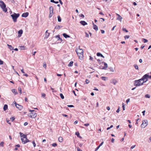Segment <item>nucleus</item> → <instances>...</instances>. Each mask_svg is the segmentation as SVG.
Masks as SVG:
<instances>
[{"label": "nucleus", "mask_w": 151, "mask_h": 151, "mask_svg": "<svg viewBox=\"0 0 151 151\" xmlns=\"http://www.w3.org/2000/svg\"><path fill=\"white\" fill-rule=\"evenodd\" d=\"M9 47V48L11 50H13V47L11 45H7Z\"/></svg>", "instance_id": "nucleus-27"}, {"label": "nucleus", "mask_w": 151, "mask_h": 151, "mask_svg": "<svg viewBox=\"0 0 151 151\" xmlns=\"http://www.w3.org/2000/svg\"><path fill=\"white\" fill-rule=\"evenodd\" d=\"M77 151H82L79 148H78L77 149Z\"/></svg>", "instance_id": "nucleus-64"}, {"label": "nucleus", "mask_w": 151, "mask_h": 151, "mask_svg": "<svg viewBox=\"0 0 151 151\" xmlns=\"http://www.w3.org/2000/svg\"><path fill=\"white\" fill-rule=\"evenodd\" d=\"M28 124V123L27 122H25L24 123V126H26Z\"/></svg>", "instance_id": "nucleus-61"}, {"label": "nucleus", "mask_w": 151, "mask_h": 151, "mask_svg": "<svg viewBox=\"0 0 151 151\" xmlns=\"http://www.w3.org/2000/svg\"><path fill=\"white\" fill-rule=\"evenodd\" d=\"M116 15L118 16V17L117 18V19L118 20L120 21H121L122 19V17L118 14H117Z\"/></svg>", "instance_id": "nucleus-17"}, {"label": "nucleus", "mask_w": 151, "mask_h": 151, "mask_svg": "<svg viewBox=\"0 0 151 151\" xmlns=\"http://www.w3.org/2000/svg\"><path fill=\"white\" fill-rule=\"evenodd\" d=\"M89 125V123H86L84 124V126H86V127H88Z\"/></svg>", "instance_id": "nucleus-48"}, {"label": "nucleus", "mask_w": 151, "mask_h": 151, "mask_svg": "<svg viewBox=\"0 0 151 151\" xmlns=\"http://www.w3.org/2000/svg\"><path fill=\"white\" fill-rule=\"evenodd\" d=\"M102 63H104V66L103 68L102 69L106 70L108 67V65H107V64L105 62H102Z\"/></svg>", "instance_id": "nucleus-12"}, {"label": "nucleus", "mask_w": 151, "mask_h": 151, "mask_svg": "<svg viewBox=\"0 0 151 151\" xmlns=\"http://www.w3.org/2000/svg\"><path fill=\"white\" fill-rule=\"evenodd\" d=\"M122 107L123 108V110H125V107H124V103L122 104Z\"/></svg>", "instance_id": "nucleus-45"}, {"label": "nucleus", "mask_w": 151, "mask_h": 151, "mask_svg": "<svg viewBox=\"0 0 151 151\" xmlns=\"http://www.w3.org/2000/svg\"><path fill=\"white\" fill-rule=\"evenodd\" d=\"M50 13L53 14V8L52 6H50L49 8Z\"/></svg>", "instance_id": "nucleus-11"}, {"label": "nucleus", "mask_w": 151, "mask_h": 151, "mask_svg": "<svg viewBox=\"0 0 151 151\" xmlns=\"http://www.w3.org/2000/svg\"><path fill=\"white\" fill-rule=\"evenodd\" d=\"M134 67L136 69H137V70L138 69V66L137 65H136V64L134 65Z\"/></svg>", "instance_id": "nucleus-33"}, {"label": "nucleus", "mask_w": 151, "mask_h": 151, "mask_svg": "<svg viewBox=\"0 0 151 151\" xmlns=\"http://www.w3.org/2000/svg\"><path fill=\"white\" fill-rule=\"evenodd\" d=\"M10 119L12 121H13L14 119V117H12L10 118Z\"/></svg>", "instance_id": "nucleus-57"}, {"label": "nucleus", "mask_w": 151, "mask_h": 151, "mask_svg": "<svg viewBox=\"0 0 151 151\" xmlns=\"http://www.w3.org/2000/svg\"><path fill=\"white\" fill-rule=\"evenodd\" d=\"M57 145V144L56 143H54L52 144V146L53 147H55Z\"/></svg>", "instance_id": "nucleus-42"}, {"label": "nucleus", "mask_w": 151, "mask_h": 151, "mask_svg": "<svg viewBox=\"0 0 151 151\" xmlns=\"http://www.w3.org/2000/svg\"><path fill=\"white\" fill-rule=\"evenodd\" d=\"M50 2H51L54 3L55 4H58V1H55L54 0H51Z\"/></svg>", "instance_id": "nucleus-28"}, {"label": "nucleus", "mask_w": 151, "mask_h": 151, "mask_svg": "<svg viewBox=\"0 0 151 151\" xmlns=\"http://www.w3.org/2000/svg\"><path fill=\"white\" fill-rule=\"evenodd\" d=\"M36 53V51H35L34 52H32V55H35V54Z\"/></svg>", "instance_id": "nucleus-63"}, {"label": "nucleus", "mask_w": 151, "mask_h": 151, "mask_svg": "<svg viewBox=\"0 0 151 151\" xmlns=\"http://www.w3.org/2000/svg\"><path fill=\"white\" fill-rule=\"evenodd\" d=\"M119 109H120V108L119 107L118 109L116 111V112L117 113H119V111H120Z\"/></svg>", "instance_id": "nucleus-53"}, {"label": "nucleus", "mask_w": 151, "mask_h": 151, "mask_svg": "<svg viewBox=\"0 0 151 151\" xmlns=\"http://www.w3.org/2000/svg\"><path fill=\"white\" fill-rule=\"evenodd\" d=\"M134 82V85L136 86H140L142 85L143 84V83L140 79L135 80Z\"/></svg>", "instance_id": "nucleus-2"}, {"label": "nucleus", "mask_w": 151, "mask_h": 151, "mask_svg": "<svg viewBox=\"0 0 151 151\" xmlns=\"http://www.w3.org/2000/svg\"><path fill=\"white\" fill-rule=\"evenodd\" d=\"M75 134H76L78 137H79L80 136V134L79 132H76Z\"/></svg>", "instance_id": "nucleus-39"}, {"label": "nucleus", "mask_w": 151, "mask_h": 151, "mask_svg": "<svg viewBox=\"0 0 151 151\" xmlns=\"http://www.w3.org/2000/svg\"><path fill=\"white\" fill-rule=\"evenodd\" d=\"M76 51L79 57V59L81 60H82L83 57V50L79 48L78 49H76Z\"/></svg>", "instance_id": "nucleus-1"}, {"label": "nucleus", "mask_w": 151, "mask_h": 151, "mask_svg": "<svg viewBox=\"0 0 151 151\" xmlns=\"http://www.w3.org/2000/svg\"><path fill=\"white\" fill-rule=\"evenodd\" d=\"M63 138L62 137H60L59 138H58V140L59 141V142H62L63 141Z\"/></svg>", "instance_id": "nucleus-24"}, {"label": "nucleus", "mask_w": 151, "mask_h": 151, "mask_svg": "<svg viewBox=\"0 0 151 151\" xmlns=\"http://www.w3.org/2000/svg\"><path fill=\"white\" fill-rule=\"evenodd\" d=\"M148 76V75L147 74H146L143 76L141 79H140L141 81H142V82L143 83L146 82L148 80L147 78Z\"/></svg>", "instance_id": "nucleus-5"}, {"label": "nucleus", "mask_w": 151, "mask_h": 151, "mask_svg": "<svg viewBox=\"0 0 151 151\" xmlns=\"http://www.w3.org/2000/svg\"><path fill=\"white\" fill-rule=\"evenodd\" d=\"M22 143L25 144L27 142H29V141L27 138V136H26V138H21Z\"/></svg>", "instance_id": "nucleus-8"}, {"label": "nucleus", "mask_w": 151, "mask_h": 151, "mask_svg": "<svg viewBox=\"0 0 151 151\" xmlns=\"http://www.w3.org/2000/svg\"><path fill=\"white\" fill-rule=\"evenodd\" d=\"M20 47V49L21 50H24L25 49V47L24 46H21Z\"/></svg>", "instance_id": "nucleus-40"}, {"label": "nucleus", "mask_w": 151, "mask_h": 151, "mask_svg": "<svg viewBox=\"0 0 151 151\" xmlns=\"http://www.w3.org/2000/svg\"><path fill=\"white\" fill-rule=\"evenodd\" d=\"M12 17L13 21L14 22H16L17 21V19L19 16V14L18 13L16 14L15 13L11 15Z\"/></svg>", "instance_id": "nucleus-3"}, {"label": "nucleus", "mask_w": 151, "mask_h": 151, "mask_svg": "<svg viewBox=\"0 0 151 151\" xmlns=\"http://www.w3.org/2000/svg\"><path fill=\"white\" fill-rule=\"evenodd\" d=\"M101 33H102V34H104V33L105 32V31L104 30H101Z\"/></svg>", "instance_id": "nucleus-59"}, {"label": "nucleus", "mask_w": 151, "mask_h": 151, "mask_svg": "<svg viewBox=\"0 0 151 151\" xmlns=\"http://www.w3.org/2000/svg\"><path fill=\"white\" fill-rule=\"evenodd\" d=\"M49 33L47 32V30L45 32V38H47L49 35Z\"/></svg>", "instance_id": "nucleus-18"}, {"label": "nucleus", "mask_w": 151, "mask_h": 151, "mask_svg": "<svg viewBox=\"0 0 151 151\" xmlns=\"http://www.w3.org/2000/svg\"><path fill=\"white\" fill-rule=\"evenodd\" d=\"M109 69L110 70V71L111 72H113L114 71V69L112 67H109Z\"/></svg>", "instance_id": "nucleus-31"}, {"label": "nucleus", "mask_w": 151, "mask_h": 151, "mask_svg": "<svg viewBox=\"0 0 151 151\" xmlns=\"http://www.w3.org/2000/svg\"><path fill=\"white\" fill-rule=\"evenodd\" d=\"M124 31H125L126 32H128V31L125 28H123L122 29Z\"/></svg>", "instance_id": "nucleus-47"}, {"label": "nucleus", "mask_w": 151, "mask_h": 151, "mask_svg": "<svg viewBox=\"0 0 151 151\" xmlns=\"http://www.w3.org/2000/svg\"><path fill=\"white\" fill-rule=\"evenodd\" d=\"M80 16L82 18H84V15L82 14H81Z\"/></svg>", "instance_id": "nucleus-60"}, {"label": "nucleus", "mask_w": 151, "mask_h": 151, "mask_svg": "<svg viewBox=\"0 0 151 151\" xmlns=\"http://www.w3.org/2000/svg\"><path fill=\"white\" fill-rule=\"evenodd\" d=\"M135 146V145H133L131 147V148H130V149H133V148H134Z\"/></svg>", "instance_id": "nucleus-54"}, {"label": "nucleus", "mask_w": 151, "mask_h": 151, "mask_svg": "<svg viewBox=\"0 0 151 151\" xmlns=\"http://www.w3.org/2000/svg\"><path fill=\"white\" fill-rule=\"evenodd\" d=\"M145 97L146 98H149L150 97V96L148 94H147L145 96Z\"/></svg>", "instance_id": "nucleus-35"}, {"label": "nucleus", "mask_w": 151, "mask_h": 151, "mask_svg": "<svg viewBox=\"0 0 151 151\" xmlns=\"http://www.w3.org/2000/svg\"><path fill=\"white\" fill-rule=\"evenodd\" d=\"M4 142H1L0 143V146L2 147H3L4 146Z\"/></svg>", "instance_id": "nucleus-34"}, {"label": "nucleus", "mask_w": 151, "mask_h": 151, "mask_svg": "<svg viewBox=\"0 0 151 151\" xmlns=\"http://www.w3.org/2000/svg\"><path fill=\"white\" fill-rule=\"evenodd\" d=\"M96 55L98 56H101V57H102V58H104V56L100 52L97 53Z\"/></svg>", "instance_id": "nucleus-20"}, {"label": "nucleus", "mask_w": 151, "mask_h": 151, "mask_svg": "<svg viewBox=\"0 0 151 151\" xmlns=\"http://www.w3.org/2000/svg\"><path fill=\"white\" fill-rule=\"evenodd\" d=\"M80 23L83 26H85L87 24L86 22L84 21H81L80 22Z\"/></svg>", "instance_id": "nucleus-15"}, {"label": "nucleus", "mask_w": 151, "mask_h": 151, "mask_svg": "<svg viewBox=\"0 0 151 151\" xmlns=\"http://www.w3.org/2000/svg\"><path fill=\"white\" fill-rule=\"evenodd\" d=\"M148 125V121L146 119L142 121V123L141 125L142 127L144 128L146 127Z\"/></svg>", "instance_id": "nucleus-7"}, {"label": "nucleus", "mask_w": 151, "mask_h": 151, "mask_svg": "<svg viewBox=\"0 0 151 151\" xmlns=\"http://www.w3.org/2000/svg\"><path fill=\"white\" fill-rule=\"evenodd\" d=\"M78 123V121H76L74 122V124H77Z\"/></svg>", "instance_id": "nucleus-58"}, {"label": "nucleus", "mask_w": 151, "mask_h": 151, "mask_svg": "<svg viewBox=\"0 0 151 151\" xmlns=\"http://www.w3.org/2000/svg\"><path fill=\"white\" fill-rule=\"evenodd\" d=\"M142 40L144 42V43H146L148 41L147 40V39L144 38H143Z\"/></svg>", "instance_id": "nucleus-38"}, {"label": "nucleus", "mask_w": 151, "mask_h": 151, "mask_svg": "<svg viewBox=\"0 0 151 151\" xmlns=\"http://www.w3.org/2000/svg\"><path fill=\"white\" fill-rule=\"evenodd\" d=\"M58 21L60 22H61V18L59 16H58Z\"/></svg>", "instance_id": "nucleus-32"}, {"label": "nucleus", "mask_w": 151, "mask_h": 151, "mask_svg": "<svg viewBox=\"0 0 151 151\" xmlns=\"http://www.w3.org/2000/svg\"><path fill=\"white\" fill-rule=\"evenodd\" d=\"M93 23V28L94 29H95L96 31H97L98 30V27L97 25H96L94 24L93 22H92Z\"/></svg>", "instance_id": "nucleus-14"}, {"label": "nucleus", "mask_w": 151, "mask_h": 151, "mask_svg": "<svg viewBox=\"0 0 151 151\" xmlns=\"http://www.w3.org/2000/svg\"><path fill=\"white\" fill-rule=\"evenodd\" d=\"M3 63V62L0 60V65H2Z\"/></svg>", "instance_id": "nucleus-50"}, {"label": "nucleus", "mask_w": 151, "mask_h": 151, "mask_svg": "<svg viewBox=\"0 0 151 151\" xmlns=\"http://www.w3.org/2000/svg\"><path fill=\"white\" fill-rule=\"evenodd\" d=\"M8 108V106L6 104H5L3 107V109L4 111H6Z\"/></svg>", "instance_id": "nucleus-22"}, {"label": "nucleus", "mask_w": 151, "mask_h": 151, "mask_svg": "<svg viewBox=\"0 0 151 151\" xmlns=\"http://www.w3.org/2000/svg\"><path fill=\"white\" fill-rule=\"evenodd\" d=\"M46 95L45 93H42V96L43 98H44L45 96Z\"/></svg>", "instance_id": "nucleus-44"}, {"label": "nucleus", "mask_w": 151, "mask_h": 151, "mask_svg": "<svg viewBox=\"0 0 151 151\" xmlns=\"http://www.w3.org/2000/svg\"><path fill=\"white\" fill-rule=\"evenodd\" d=\"M85 34H86V37H89V35L86 32H85Z\"/></svg>", "instance_id": "nucleus-52"}, {"label": "nucleus", "mask_w": 151, "mask_h": 151, "mask_svg": "<svg viewBox=\"0 0 151 151\" xmlns=\"http://www.w3.org/2000/svg\"><path fill=\"white\" fill-rule=\"evenodd\" d=\"M60 96L61 98L62 99H63L64 98V97L62 93H60Z\"/></svg>", "instance_id": "nucleus-29"}, {"label": "nucleus", "mask_w": 151, "mask_h": 151, "mask_svg": "<svg viewBox=\"0 0 151 151\" xmlns=\"http://www.w3.org/2000/svg\"><path fill=\"white\" fill-rule=\"evenodd\" d=\"M129 101H130L129 99H128L127 100L126 102L127 104L128 103V102Z\"/></svg>", "instance_id": "nucleus-56"}, {"label": "nucleus", "mask_w": 151, "mask_h": 151, "mask_svg": "<svg viewBox=\"0 0 151 151\" xmlns=\"http://www.w3.org/2000/svg\"><path fill=\"white\" fill-rule=\"evenodd\" d=\"M18 33L20 35L19 37L21 36V35L23 33V31L22 29L20 30L18 32Z\"/></svg>", "instance_id": "nucleus-26"}, {"label": "nucleus", "mask_w": 151, "mask_h": 151, "mask_svg": "<svg viewBox=\"0 0 151 151\" xmlns=\"http://www.w3.org/2000/svg\"><path fill=\"white\" fill-rule=\"evenodd\" d=\"M129 37V35H126L124 37V39L125 40L128 39Z\"/></svg>", "instance_id": "nucleus-37"}, {"label": "nucleus", "mask_w": 151, "mask_h": 151, "mask_svg": "<svg viewBox=\"0 0 151 151\" xmlns=\"http://www.w3.org/2000/svg\"><path fill=\"white\" fill-rule=\"evenodd\" d=\"M12 91L15 95L17 94V92L15 89H12Z\"/></svg>", "instance_id": "nucleus-23"}, {"label": "nucleus", "mask_w": 151, "mask_h": 151, "mask_svg": "<svg viewBox=\"0 0 151 151\" xmlns=\"http://www.w3.org/2000/svg\"><path fill=\"white\" fill-rule=\"evenodd\" d=\"M19 134L21 138L23 137L24 138H26L27 136L26 135L24 134L23 133L21 132L19 133Z\"/></svg>", "instance_id": "nucleus-13"}, {"label": "nucleus", "mask_w": 151, "mask_h": 151, "mask_svg": "<svg viewBox=\"0 0 151 151\" xmlns=\"http://www.w3.org/2000/svg\"><path fill=\"white\" fill-rule=\"evenodd\" d=\"M56 37H58V40H59L60 39H61L60 38V35H58L57 36H56Z\"/></svg>", "instance_id": "nucleus-55"}, {"label": "nucleus", "mask_w": 151, "mask_h": 151, "mask_svg": "<svg viewBox=\"0 0 151 151\" xmlns=\"http://www.w3.org/2000/svg\"><path fill=\"white\" fill-rule=\"evenodd\" d=\"M85 82L86 84H88L89 83V81L88 79H86L85 81Z\"/></svg>", "instance_id": "nucleus-41"}, {"label": "nucleus", "mask_w": 151, "mask_h": 151, "mask_svg": "<svg viewBox=\"0 0 151 151\" xmlns=\"http://www.w3.org/2000/svg\"><path fill=\"white\" fill-rule=\"evenodd\" d=\"M0 6L5 12H7V9L6 8V5L3 1H0Z\"/></svg>", "instance_id": "nucleus-4"}, {"label": "nucleus", "mask_w": 151, "mask_h": 151, "mask_svg": "<svg viewBox=\"0 0 151 151\" xmlns=\"http://www.w3.org/2000/svg\"><path fill=\"white\" fill-rule=\"evenodd\" d=\"M73 61H71L68 65L69 67L72 66L73 65Z\"/></svg>", "instance_id": "nucleus-25"}, {"label": "nucleus", "mask_w": 151, "mask_h": 151, "mask_svg": "<svg viewBox=\"0 0 151 151\" xmlns=\"http://www.w3.org/2000/svg\"><path fill=\"white\" fill-rule=\"evenodd\" d=\"M114 139L113 138H112L111 140V142H114Z\"/></svg>", "instance_id": "nucleus-62"}, {"label": "nucleus", "mask_w": 151, "mask_h": 151, "mask_svg": "<svg viewBox=\"0 0 151 151\" xmlns=\"http://www.w3.org/2000/svg\"><path fill=\"white\" fill-rule=\"evenodd\" d=\"M32 143L34 147H35L36 146V144L34 141H32Z\"/></svg>", "instance_id": "nucleus-46"}, {"label": "nucleus", "mask_w": 151, "mask_h": 151, "mask_svg": "<svg viewBox=\"0 0 151 151\" xmlns=\"http://www.w3.org/2000/svg\"><path fill=\"white\" fill-rule=\"evenodd\" d=\"M18 90L19 91V93L20 94H22V89L20 87H19L18 88Z\"/></svg>", "instance_id": "nucleus-36"}, {"label": "nucleus", "mask_w": 151, "mask_h": 151, "mask_svg": "<svg viewBox=\"0 0 151 151\" xmlns=\"http://www.w3.org/2000/svg\"><path fill=\"white\" fill-rule=\"evenodd\" d=\"M100 146H98L95 150V151H97L99 148Z\"/></svg>", "instance_id": "nucleus-49"}, {"label": "nucleus", "mask_w": 151, "mask_h": 151, "mask_svg": "<svg viewBox=\"0 0 151 151\" xmlns=\"http://www.w3.org/2000/svg\"><path fill=\"white\" fill-rule=\"evenodd\" d=\"M117 82V81L115 79H113L111 81V83H113L114 85H115Z\"/></svg>", "instance_id": "nucleus-16"}, {"label": "nucleus", "mask_w": 151, "mask_h": 151, "mask_svg": "<svg viewBox=\"0 0 151 151\" xmlns=\"http://www.w3.org/2000/svg\"><path fill=\"white\" fill-rule=\"evenodd\" d=\"M53 14L50 13L49 16V18H50L52 16Z\"/></svg>", "instance_id": "nucleus-43"}, {"label": "nucleus", "mask_w": 151, "mask_h": 151, "mask_svg": "<svg viewBox=\"0 0 151 151\" xmlns=\"http://www.w3.org/2000/svg\"><path fill=\"white\" fill-rule=\"evenodd\" d=\"M101 78L104 81H106V80L107 79V78L105 77H101Z\"/></svg>", "instance_id": "nucleus-30"}, {"label": "nucleus", "mask_w": 151, "mask_h": 151, "mask_svg": "<svg viewBox=\"0 0 151 151\" xmlns=\"http://www.w3.org/2000/svg\"><path fill=\"white\" fill-rule=\"evenodd\" d=\"M67 106L69 107H74V106L73 105H68Z\"/></svg>", "instance_id": "nucleus-51"}, {"label": "nucleus", "mask_w": 151, "mask_h": 151, "mask_svg": "<svg viewBox=\"0 0 151 151\" xmlns=\"http://www.w3.org/2000/svg\"><path fill=\"white\" fill-rule=\"evenodd\" d=\"M28 116L30 118H34L36 116L37 114L34 112H31L28 114Z\"/></svg>", "instance_id": "nucleus-6"}, {"label": "nucleus", "mask_w": 151, "mask_h": 151, "mask_svg": "<svg viewBox=\"0 0 151 151\" xmlns=\"http://www.w3.org/2000/svg\"><path fill=\"white\" fill-rule=\"evenodd\" d=\"M14 103L15 105V106H16V107L19 110H22L23 108V107L22 106L20 105L19 104H17L15 101H14Z\"/></svg>", "instance_id": "nucleus-9"}, {"label": "nucleus", "mask_w": 151, "mask_h": 151, "mask_svg": "<svg viewBox=\"0 0 151 151\" xmlns=\"http://www.w3.org/2000/svg\"><path fill=\"white\" fill-rule=\"evenodd\" d=\"M63 35L65 38H69L70 37V36L69 35H67L65 33H63Z\"/></svg>", "instance_id": "nucleus-19"}, {"label": "nucleus", "mask_w": 151, "mask_h": 151, "mask_svg": "<svg viewBox=\"0 0 151 151\" xmlns=\"http://www.w3.org/2000/svg\"><path fill=\"white\" fill-rule=\"evenodd\" d=\"M29 15V13L27 12L24 13L22 14V17H26Z\"/></svg>", "instance_id": "nucleus-10"}, {"label": "nucleus", "mask_w": 151, "mask_h": 151, "mask_svg": "<svg viewBox=\"0 0 151 151\" xmlns=\"http://www.w3.org/2000/svg\"><path fill=\"white\" fill-rule=\"evenodd\" d=\"M62 26H59V25H56L55 27V29H60V28L62 27Z\"/></svg>", "instance_id": "nucleus-21"}]
</instances>
